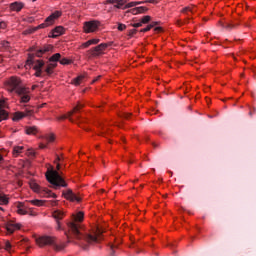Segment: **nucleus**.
I'll return each instance as SVG.
<instances>
[{
	"label": "nucleus",
	"mask_w": 256,
	"mask_h": 256,
	"mask_svg": "<svg viewBox=\"0 0 256 256\" xmlns=\"http://www.w3.org/2000/svg\"><path fill=\"white\" fill-rule=\"evenodd\" d=\"M35 19L33 17L28 18V23H33Z\"/></svg>",
	"instance_id": "5fc2aeb1"
},
{
	"label": "nucleus",
	"mask_w": 256,
	"mask_h": 256,
	"mask_svg": "<svg viewBox=\"0 0 256 256\" xmlns=\"http://www.w3.org/2000/svg\"><path fill=\"white\" fill-rule=\"evenodd\" d=\"M65 33V28L63 26H57L52 30V38L55 39Z\"/></svg>",
	"instance_id": "dca6fc26"
},
{
	"label": "nucleus",
	"mask_w": 256,
	"mask_h": 256,
	"mask_svg": "<svg viewBox=\"0 0 256 256\" xmlns=\"http://www.w3.org/2000/svg\"><path fill=\"white\" fill-rule=\"evenodd\" d=\"M90 45H92L91 40H88L87 42L82 44V47H83V49H87V47H90Z\"/></svg>",
	"instance_id": "4c0bfd02"
},
{
	"label": "nucleus",
	"mask_w": 256,
	"mask_h": 256,
	"mask_svg": "<svg viewBox=\"0 0 256 256\" xmlns=\"http://www.w3.org/2000/svg\"><path fill=\"white\" fill-rule=\"evenodd\" d=\"M63 195L68 201H77V203L81 201V198L79 196H76L71 189H68L66 192L63 193Z\"/></svg>",
	"instance_id": "9b49d317"
},
{
	"label": "nucleus",
	"mask_w": 256,
	"mask_h": 256,
	"mask_svg": "<svg viewBox=\"0 0 256 256\" xmlns=\"http://www.w3.org/2000/svg\"><path fill=\"white\" fill-rule=\"evenodd\" d=\"M23 146H16L13 148V155L14 157H19L21 155V152L23 151Z\"/></svg>",
	"instance_id": "393cba45"
},
{
	"label": "nucleus",
	"mask_w": 256,
	"mask_h": 256,
	"mask_svg": "<svg viewBox=\"0 0 256 256\" xmlns=\"http://www.w3.org/2000/svg\"><path fill=\"white\" fill-rule=\"evenodd\" d=\"M35 89H37V85L32 86V91H35Z\"/></svg>",
	"instance_id": "13d9d810"
},
{
	"label": "nucleus",
	"mask_w": 256,
	"mask_h": 256,
	"mask_svg": "<svg viewBox=\"0 0 256 256\" xmlns=\"http://www.w3.org/2000/svg\"><path fill=\"white\" fill-rule=\"evenodd\" d=\"M51 205H57V201H52Z\"/></svg>",
	"instance_id": "bf43d9fd"
},
{
	"label": "nucleus",
	"mask_w": 256,
	"mask_h": 256,
	"mask_svg": "<svg viewBox=\"0 0 256 256\" xmlns=\"http://www.w3.org/2000/svg\"><path fill=\"white\" fill-rule=\"evenodd\" d=\"M4 105L5 103L0 102V123L1 121H5V119L9 117V114L7 113V111L3 109Z\"/></svg>",
	"instance_id": "6ab92c4d"
},
{
	"label": "nucleus",
	"mask_w": 256,
	"mask_h": 256,
	"mask_svg": "<svg viewBox=\"0 0 256 256\" xmlns=\"http://www.w3.org/2000/svg\"><path fill=\"white\" fill-rule=\"evenodd\" d=\"M43 107H45V104H42V105L40 106V108H43Z\"/></svg>",
	"instance_id": "69168bd1"
},
{
	"label": "nucleus",
	"mask_w": 256,
	"mask_h": 256,
	"mask_svg": "<svg viewBox=\"0 0 256 256\" xmlns=\"http://www.w3.org/2000/svg\"><path fill=\"white\" fill-rule=\"evenodd\" d=\"M9 7L11 11H16L17 13H19V11H21V9L25 7V4H23V2L16 1L11 3Z\"/></svg>",
	"instance_id": "4468645a"
},
{
	"label": "nucleus",
	"mask_w": 256,
	"mask_h": 256,
	"mask_svg": "<svg viewBox=\"0 0 256 256\" xmlns=\"http://www.w3.org/2000/svg\"><path fill=\"white\" fill-rule=\"evenodd\" d=\"M7 27V24L5 22H0V29H5Z\"/></svg>",
	"instance_id": "8fccbe9b"
},
{
	"label": "nucleus",
	"mask_w": 256,
	"mask_h": 256,
	"mask_svg": "<svg viewBox=\"0 0 256 256\" xmlns=\"http://www.w3.org/2000/svg\"><path fill=\"white\" fill-rule=\"evenodd\" d=\"M135 33H137V29H132V30H130V32H129V36H130V37H133V35H135Z\"/></svg>",
	"instance_id": "49530a36"
},
{
	"label": "nucleus",
	"mask_w": 256,
	"mask_h": 256,
	"mask_svg": "<svg viewBox=\"0 0 256 256\" xmlns=\"http://www.w3.org/2000/svg\"><path fill=\"white\" fill-rule=\"evenodd\" d=\"M129 163H133L132 161H130Z\"/></svg>",
	"instance_id": "774afa93"
},
{
	"label": "nucleus",
	"mask_w": 256,
	"mask_h": 256,
	"mask_svg": "<svg viewBox=\"0 0 256 256\" xmlns=\"http://www.w3.org/2000/svg\"><path fill=\"white\" fill-rule=\"evenodd\" d=\"M101 135H102V137H105V131H103V132L101 133Z\"/></svg>",
	"instance_id": "e2e57ef3"
},
{
	"label": "nucleus",
	"mask_w": 256,
	"mask_h": 256,
	"mask_svg": "<svg viewBox=\"0 0 256 256\" xmlns=\"http://www.w3.org/2000/svg\"><path fill=\"white\" fill-rule=\"evenodd\" d=\"M59 59H61V54L60 53H56V54L52 55L49 58V62L50 63H57V61H59Z\"/></svg>",
	"instance_id": "a878e982"
},
{
	"label": "nucleus",
	"mask_w": 256,
	"mask_h": 256,
	"mask_svg": "<svg viewBox=\"0 0 256 256\" xmlns=\"http://www.w3.org/2000/svg\"><path fill=\"white\" fill-rule=\"evenodd\" d=\"M31 190L35 191V193H40L41 195H44V197H53V199H57V194L53 193L51 190L47 188H43L39 186V184L32 182L30 184Z\"/></svg>",
	"instance_id": "423d86ee"
},
{
	"label": "nucleus",
	"mask_w": 256,
	"mask_h": 256,
	"mask_svg": "<svg viewBox=\"0 0 256 256\" xmlns=\"http://www.w3.org/2000/svg\"><path fill=\"white\" fill-rule=\"evenodd\" d=\"M49 51H53V46L52 45L43 46L42 48L36 50L35 56L36 57H43V55H45V53H49Z\"/></svg>",
	"instance_id": "f8f14e48"
},
{
	"label": "nucleus",
	"mask_w": 256,
	"mask_h": 256,
	"mask_svg": "<svg viewBox=\"0 0 256 256\" xmlns=\"http://www.w3.org/2000/svg\"><path fill=\"white\" fill-rule=\"evenodd\" d=\"M0 161H3V156H1V154H0Z\"/></svg>",
	"instance_id": "0e129e2a"
},
{
	"label": "nucleus",
	"mask_w": 256,
	"mask_h": 256,
	"mask_svg": "<svg viewBox=\"0 0 256 256\" xmlns=\"http://www.w3.org/2000/svg\"><path fill=\"white\" fill-rule=\"evenodd\" d=\"M109 47V44L102 43L98 46L94 47L93 49L89 50V53H91L92 57H99V55H103V51Z\"/></svg>",
	"instance_id": "1a4fd4ad"
},
{
	"label": "nucleus",
	"mask_w": 256,
	"mask_h": 256,
	"mask_svg": "<svg viewBox=\"0 0 256 256\" xmlns=\"http://www.w3.org/2000/svg\"><path fill=\"white\" fill-rule=\"evenodd\" d=\"M83 79H85V76L80 75V76L73 79V84L76 85V86L81 85V81H83Z\"/></svg>",
	"instance_id": "cd10ccee"
},
{
	"label": "nucleus",
	"mask_w": 256,
	"mask_h": 256,
	"mask_svg": "<svg viewBox=\"0 0 256 256\" xmlns=\"http://www.w3.org/2000/svg\"><path fill=\"white\" fill-rule=\"evenodd\" d=\"M99 39H91L90 42H91V45H97V43H99Z\"/></svg>",
	"instance_id": "c03bdc74"
},
{
	"label": "nucleus",
	"mask_w": 256,
	"mask_h": 256,
	"mask_svg": "<svg viewBox=\"0 0 256 256\" xmlns=\"http://www.w3.org/2000/svg\"><path fill=\"white\" fill-rule=\"evenodd\" d=\"M17 229H20L19 224H15L13 222L6 223V230L8 233H15Z\"/></svg>",
	"instance_id": "a211bd4d"
},
{
	"label": "nucleus",
	"mask_w": 256,
	"mask_h": 256,
	"mask_svg": "<svg viewBox=\"0 0 256 256\" xmlns=\"http://www.w3.org/2000/svg\"><path fill=\"white\" fill-rule=\"evenodd\" d=\"M117 4L114 5L116 9H122L123 5H126L127 0H118Z\"/></svg>",
	"instance_id": "c85d7f7f"
},
{
	"label": "nucleus",
	"mask_w": 256,
	"mask_h": 256,
	"mask_svg": "<svg viewBox=\"0 0 256 256\" xmlns=\"http://www.w3.org/2000/svg\"><path fill=\"white\" fill-rule=\"evenodd\" d=\"M151 29H153V26L149 24L146 28L141 29L140 33H147V31H151Z\"/></svg>",
	"instance_id": "f704fd0d"
},
{
	"label": "nucleus",
	"mask_w": 256,
	"mask_h": 256,
	"mask_svg": "<svg viewBox=\"0 0 256 256\" xmlns=\"http://www.w3.org/2000/svg\"><path fill=\"white\" fill-rule=\"evenodd\" d=\"M24 112H15L13 114V121H21V119L25 117H30V115H33V110L29 109L27 105L23 106Z\"/></svg>",
	"instance_id": "6e6552de"
},
{
	"label": "nucleus",
	"mask_w": 256,
	"mask_h": 256,
	"mask_svg": "<svg viewBox=\"0 0 256 256\" xmlns=\"http://www.w3.org/2000/svg\"><path fill=\"white\" fill-rule=\"evenodd\" d=\"M101 27V22L99 20H91L84 22V32L86 33H95Z\"/></svg>",
	"instance_id": "0eeeda50"
},
{
	"label": "nucleus",
	"mask_w": 256,
	"mask_h": 256,
	"mask_svg": "<svg viewBox=\"0 0 256 256\" xmlns=\"http://www.w3.org/2000/svg\"><path fill=\"white\" fill-rule=\"evenodd\" d=\"M57 170H48L46 172V179L49 184L52 185L53 189H61V187H67V182L59 173L61 169V164L56 163Z\"/></svg>",
	"instance_id": "7ed1b4c3"
},
{
	"label": "nucleus",
	"mask_w": 256,
	"mask_h": 256,
	"mask_svg": "<svg viewBox=\"0 0 256 256\" xmlns=\"http://www.w3.org/2000/svg\"><path fill=\"white\" fill-rule=\"evenodd\" d=\"M157 25H159V22H152L150 24V26H152V29H153V27H157Z\"/></svg>",
	"instance_id": "3c124183"
},
{
	"label": "nucleus",
	"mask_w": 256,
	"mask_h": 256,
	"mask_svg": "<svg viewBox=\"0 0 256 256\" xmlns=\"http://www.w3.org/2000/svg\"><path fill=\"white\" fill-rule=\"evenodd\" d=\"M225 29H237L239 27V23H227L225 26Z\"/></svg>",
	"instance_id": "c756f323"
},
{
	"label": "nucleus",
	"mask_w": 256,
	"mask_h": 256,
	"mask_svg": "<svg viewBox=\"0 0 256 256\" xmlns=\"http://www.w3.org/2000/svg\"><path fill=\"white\" fill-rule=\"evenodd\" d=\"M154 31H156L157 33H161V31H163V28L161 27H155Z\"/></svg>",
	"instance_id": "09e8293b"
},
{
	"label": "nucleus",
	"mask_w": 256,
	"mask_h": 256,
	"mask_svg": "<svg viewBox=\"0 0 256 256\" xmlns=\"http://www.w3.org/2000/svg\"><path fill=\"white\" fill-rule=\"evenodd\" d=\"M142 3H152L154 5H157L159 3V1H157V0H146V1H142Z\"/></svg>",
	"instance_id": "a19ab883"
},
{
	"label": "nucleus",
	"mask_w": 256,
	"mask_h": 256,
	"mask_svg": "<svg viewBox=\"0 0 256 256\" xmlns=\"http://www.w3.org/2000/svg\"><path fill=\"white\" fill-rule=\"evenodd\" d=\"M38 131L39 130H38L37 126H27L25 128V132L27 135H37Z\"/></svg>",
	"instance_id": "4be33fe9"
},
{
	"label": "nucleus",
	"mask_w": 256,
	"mask_h": 256,
	"mask_svg": "<svg viewBox=\"0 0 256 256\" xmlns=\"http://www.w3.org/2000/svg\"><path fill=\"white\" fill-rule=\"evenodd\" d=\"M7 90L10 93H15L20 99V103H29L31 101V96L29 95V89L21 86V79L17 77H11L7 82Z\"/></svg>",
	"instance_id": "f03ea898"
},
{
	"label": "nucleus",
	"mask_w": 256,
	"mask_h": 256,
	"mask_svg": "<svg viewBox=\"0 0 256 256\" xmlns=\"http://www.w3.org/2000/svg\"><path fill=\"white\" fill-rule=\"evenodd\" d=\"M17 213H19V215H27V211L21 206L18 207Z\"/></svg>",
	"instance_id": "72a5a7b5"
},
{
	"label": "nucleus",
	"mask_w": 256,
	"mask_h": 256,
	"mask_svg": "<svg viewBox=\"0 0 256 256\" xmlns=\"http://www.w3.org/2000/svg\"><path fill=\"white\" fill-rule=\"evenodd\" d=\"M0 211H4L3 207L0 206Z\"/></svg>",
	"instance_id": "338daca9"
},
{
	"label": "nucleus",
	"mask_w": 256,
	"mask_h": 256,
	"mask_svg": "<svg viewBox=\"0 0 256 256\" xmlns=\"http://www.w3.org/2000/svg\"><path fill=\"white\" fill-rule=\"evenodd\" d=\"M47 148V145L45 144H40V149H46Z\"/></svg>",
	"instance_id": "6e6d98bb"
},
{
	"label": "nucleus",
	"mask_w": 256,
	"mask_h": 256,
	"mask_svg": "<svg viewBox=\"0 0 256 256\" xmlns=\"http://www.w3.org/2000/svg\"><path fill=\"white\" fill-rule=\"evenodd\" d=\"M142 25H145L147 23H149V21H151V16L147 15V16H144L142 17V19L140 20Z\"/></svg>",
	"instance_id": "7c9ffc66"
},
{
	"label": "nucleus",
	"mask_w": 256,
	"mask_h": 256,
	"mask_svg": "<svg viewBox=\"0 0 256 256\" xmlns=\"http://www.w3.org/2000/svg\"><path fill=\"white\" fill-rule=\"evenodd\" d=\"M0 205H9V196L2 190H0Z\"/></svg>",
	"instance_id": "aec40b11"
},
{
	"label": "nucleus",
	"mask_w": 256,
	"mask_h": 256,
	"mask_svg": "<svg viewBox=\"0 0 256 256\" xmlns=\"http://www.w3.org/2000/svg\"><path fill=\"white\" fill-rule=\"evenodd\" d=\"M85 214L83 212H78L74 216V222L68 223V231L65 235L68 239H77V241H85V243H99L101 241V235L103 231L97 228L94 234H83L81 232V221H83Z\"/></svg>",
	"instance_id": "f257e3e1"
},
{
	"label": "nucleus",
	"mask_w": 256,
	"mask_h": 256,
	"mask_svg": "<svg viewBox=\"0 0 256 256\" xmlns=\"http://www.w3.org/2000/svg\"><path fill=\"white\" fill-rule=\"evenodd\" d=\"M125 29H127V26L125 24L118 25V31H125Z\"/></svg>",
	"instance_id": "58836bf2"
},
{
	"label": "nucleus",
	"mask_w": 256,
	"mask_h": 256,
	"mask_svg": "<svg viewBox=\"0 0 256 256\" xmlns=\"http://www.w3.org/2000/svg\"><path fill=\"white\" fill-rule=\"evenodd\" d=\"M2 45H3V47L7 48V47H9V42H3Z\"/></svg>",
	"instance_id": "864d4df0"
},
{
	"label": "nucleus",
	"mask_w": 256,
	"mask_h": 256,
	"mask_svg": "<svg viewBox=\"0 0 256 256\" xmlns=\"http://www.w3.org/2000/svg\"><path fill=\"white\" fill-rule=\"evenodd\" d=\"M57 67V63H49L45 69L47 75H53V70Z\"/></svg>",
	"instance_id": "5701e85b"
},
{
	"label": "nucleus",
	"mask_w": 256,
	"mask_h": 256,
	"mask_svg": "<svg viewBox=\"0 0 256 256\" xmlns=\"http://www.w3.org/2000/svg\"><path fill=\"white\" fill-rule=\"evenodd\" d=\"M132 27H134L135 29H137L139 27H143V23H141V20H140V22L132 24Z\"/></svg>",
	"instance_id": "ea45409f"
},
{
	"label": "nucleus",
	"mask_w": 256,
	"mask_h": 256,
	"mask_svg": "<svg viewBox=\"0 0 256 256\" xmlns=\"http://www.w3.org/2000/svg\"><path fill=\"white\" fill-rule=\"evenodd\" d=\"M121 117H123L124 119H129V117H131V113L124 112L122 113Z\"/></svg>",
	"instance_id": "79ce46f5"
},
{
	"label": "nucleus",
	"mask_w": 256,
	"mask_h": 256,
	"mask_svg": "<svg viewBox=\"0 0 256 256\" xmlns=\"http://www.w3.org/2000/svg\"><path fill=\"white\" fill-rule=\"evenodd\" d=\"M60 15V11H55L45 19L44 23L38 25L37 27L28 29L27 33H35V31H38V29H45L46 27H51V25L55 23V19H59Z\"/></svg>",
	"instance_id": "39448f33"
},
{
	"label": "nucleus",
	"mask_w": 256,
	"mask_h": 256,
	"mask_svg": "<svg viewBox=\"0 0 256 256\" xmlns=\"http://www.w3.org/2000/svg\"><path fill=\"white\" fill-rule=\"evenodd\" d=\"M34 58H35L34 54H29L28 59L26 61V65H33V63H34V69L35 70L43 69V66L45 65V62H43V60H37L35 62V61H33Z\"/></svg>",
	"instance_id": "9d476101"
},
{
	"label": "nucleus",
	"mask_w": 256,
	"mask_h": 256,
	"mask_svg": "<svg viewBox=\"0 0 256 256\" xmlns=\"http://www.w3.org/2000/svg\"><path fill=\"white\" fill-rule=\"evenodd\" d=\"M149 9L145 6L136 7L127 11V13H132V15H139V13H146Z\"/></svg>",
	"instance_id": "2eb2a0df"
},
{
	"label": "nucleus",
	"mask_w": 256,
	"mask_h": 256,
	"mask_svg": "<svg viewBox=\"0 0 256 256\" xmlns=\"http://www.w3.org/2000/svg\"><path fill=\"white\" fill-rule=\"evenodd\" d=\"M119 0H106V5H114V3H117Z\"/></svg>",
	"instance_id": "37998d69"
},
{
	"label": "nucleus",
	"mask_w": 256,
	"mask_h": 256,
	"mask_svg": "<svg viewBox=\"0 0 256 256\" xmlns=\"http://www.w3.org/2000/svg\"><path fill=\"white\" fill-rule=\"evenodd\" d=\"M36 243L39 247L52 246L55 251H63L65 249V244L58 245L53 236H41L36 239Z\"/></svg>",
	"instance_id": "20e7f679"
},
{
	"label": "nucleus",
	"mask_w": 256,
	"mask_h": 256,
	"mask_svg": "<svg viewBox=\"0 0 256 256\" xmlns=\"http://www.w3.org/2000/svg\"><path fill=\"white\" fill-rule=\"evenodd\" d=\"M83 107H85V104L78 102L77 105L73 108V110L68 112L69 117H73L74 113H79V111H81V109H83Z\"/></svg>",
	"instance_id": "412c9836"
},
{
	"label": "nucleus",
	"mask_w": 256,
	"mask_h": 256,
	"mask_svg": "<svg viewBox=\"0 0 256 256\" xmlns=\"http://www.w3.org/2000/svg\"><path fill=\"white\" fill-rule=\"evenodd\" d=\"M30 203L36 207H43L45 205V201L43 200H31Z\"/></svg>",
	"instance_id": "bb28decb"
},
{
	"label": "nucleus",
	"mask_w": 256,
	"mask_h": 256,
	"mask_svg": "<svg viewBox=\"0 0 256 256\" xmlns=\"http://www.w3.org/2000/svg\"><path fill=\"white\" fill-rule=\"evenodd\" d=\"M46 141H47L48 143H53V141H55V135H53V134L48 135V136L46 137Z\"/></svg>",
	"instance_id": "2f4dec72"
},
{
	"label": "nucleus",
	"mask_w": 256,
	"mask_h": 256,
	"mask_svg": "<svg viewBox=\"0 0 256 256\" xmlns=\"http://www.w3.org/2000/svg\"><path fill=\"white\" fill-rule=\"evenodd\" d=\"M59 161H61V157H59V155L56 156V160L54 161V163H59Z\"/></svg>",
	"instance_id": "603ef678"
},
{
	"label": "nucleus",
	"mask_w": 256,
	"mask_h": 256,
	"mask_svg": "<svg viewBox=\"0 0 256 256\" xmlns=\"http://www.w3.org/2000/svg\"><path fill=\"white\" fill-rule=\"evenodd\" d=\"M90 45H92L91 40H88L87 42L82 44V47H83V49H87V47H90Z\"/></svg>",
	"instance_id": "e433bc0d"
},
{
	"label": "nucleus",
	"mask_w": 256,
	"mask_h": 256,
	"mask_svg": "<svg viewBox=\"0 0 256 256\" xmlns=\"http://www.w3.org/2000/svg\"><path fill=\"white\" fill-rule=\"evenodd\" d=\"M110 247H111V249L113 250V249H115V247H117V246H115V245L112 244Z\"/></svg>",
	"instance_id": "680f3d73"
},
{
	"label": "nucleus",
	"mask_w": 256,
	"mask_h": 256,
	"mask_svg": "<svg viewBox=\"0 0 256 256\" xmlns=\"http://www.w3.org/2000/svg\"><path fill=\"white\" fill-rule=\"evenodd\" d=\"M65 119H69L71 123H75V121H79V119H81V116L75 115V119H74L73 117L69 116V113H67V115H62L57 117L58 121H63Z\"/></svg>",
	"instance_id": "f3484780"
},
{
	"label": "nucleus",
	"mask_w": 256,
	"mask_h": 256,
	"mask_svg": "<svg viewBox=\"0 0 256 256\" xmlns=\"http://www.w3.org/2000/svg\"><path fill=\"white\" fill-rule=\"evenodd\" d=\"M255 113V109H254V111H250L249 112V115H250V117H253V114Z\"/></svg>",
	"instance_id": "4d7b16f0"
},
{
	"label": "nucleus",
	"mask_w": 256,
	"mask_h": 256,
	"mask_svg": "<svg viewBox=\"0 0 256 256\" xmlns=\"http://www.w3.org/2000/svg\"><path fill=\"white\" fill-rule=\"evenodd\" d=\"M71 63V60L67 59V58H62L60 60V64L61 65H69Z\"/></svg>",
	"instance_id": "473e14b6"
},
{
	"label": "nucleus",
	"mask_w": 256,
	"mask_h": 256,
	"mask_svg": "<svg viewBox=\"0 0 256 256\" xmlns=\"http://www.w3.org/2000/svg\"><path fill=\"white\" fill-rule=\"evenodd\" d=\"M35 75L36 77H41V75H43V70H36Z\"/></svg>",
	"instance_id": "a18cd8bd"
},
{
	"label": "nucleus",
	"mask_w": 256,
	"mask_h": 256,
	"mask_svg": "<svg viewBox=\"0 0 256 256\" xmlns=\"http://www.w3.org/2000/svg\"><path fill=\"white\" fill-rule=\"evenodd\" d=\"M145 2H129L122 9H131V7H137V5H143Z\"/></svg>",
	"instance_id": "b1692460"
},
{
	"label": "nucleus",
	"mask_w": 256,
	"mask_h": 256,
	"mask_svg": "<svg viewBox=\"0 0 256 256\" xmlns=\"http://www.w3.org/2000/svg\"><path fill=\"white\" fill-rule=\"evenodd\" d=\"M64 215L65 214L63 212H61V210H55L53 212V217L57 221L56 229H58V230L61 229V222H59V221H61V219H63Z\"/></svg>",
	"instance_id": "ddd939ff"
},
{
	"label": "nucleus",
	"mask_w": 256,
	"mask_h": 256,
	"mask_svg": "<svg viewBox=\"0 0 256 256\" xmlns=\"http://www.w3.org/2000/svg\"><path fill=\"white\" fill-rule=\"evenodd\" d=\"M4 249H5L6 251H11V242L6 241V242L4 243Z\"/></svg>",
	"instance_id": "c9c22d12"
},
{
	"label": "nucleus",
	"mask_w": 256,
	"mask_h": 256,
	"mask_svg": "<svg viewBox=\"0 0 256 256\" xmlns=\"http://www.w3.org/2000/svg\"><path fill=\"white\" fill-rule=\"evenodd\" d=\"M99 79H101V76H98V77L94 80V83H95V81H99Z\"/></svg>",
	"instance_id": "052dcab7"
},
{
	"label": "nucleus",
	"mask_w": 256,
	"mask_h": 256,
	"mask_svg": "<svg viewBox=\"0 0 256 256\" xmlns=\"http://www.w3.org/2000/svg\"><path fill=\"white\" fill-rule=\"evenodd\" d=\"M187 11H193L190 7H185L182 9V13H187Z\"/></svg>",
	"instance_id": "de8ad7c7"
}]
</instances>
